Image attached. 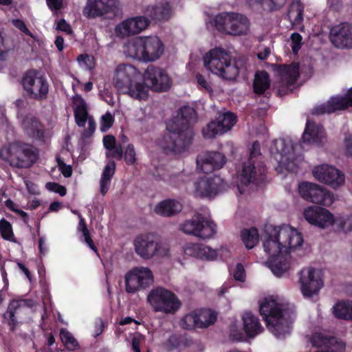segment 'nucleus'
<instances>
[{"label":"nucleus","mask_w":352,"mask_h":352,"mask_svg":"<svg viewBox=\"0 0 352 352\" xmlns=\"http://www.w3.org/2000/svg\"><path fill=\"white\" fill-rule=\"evenodd\" d=\"M329 38L332 45L338 50L352 49V23L342 22L332 26Z\"/></svg>","instance_id":"a211bd4d"},{"label":"nucleus","mask_w":352,"mask_h":352,"mask_svg":"<svg viewBox=\"0 0 352 352\" xmlns=\"http://www.w3.org/2000/svg\"><path fill=\"white\" fill-rule=\"evenodd\" d=\"M183 209L182 204L173 199H167L159 202L155 208V212L162 217H173L179 213Z\"/></svg>","instance_id":"f704fd0d"},{"label":"nucleus","mask_w":352,"mask_h":352,"mask_svg":"<svg viewBox=\"0 0 352 352\" xmlns=\"http://www.w3.org/2000/svg\"><path fill=\"white\" fill-rule=\"evenodd\" d=\"M278 71L281 76V82L277 93L280 96H283L292 92V87L298 80L300 75L299 65L294 63L290 65H280Z\"/></svg>","instance_id":"4be33fe9"},{"label":"nucleus","mask_w":352,"mask_h":352,"mask_svg":"<svg viewBox=\"0 0 352 352\" xmlns=\"http://www.w3.org/2000/svg\"><path fill=\"white\" fill-rule=\"evenodd\" d=\"M333 314L338 319L352 320V300H340L333 307Z\"/></svg>","instance_id":"58836bf2"},{"label":"nucleus","mask_w":352,"mask_h":352,"mask_svg":"<svg viewBox=\"0 0 352 352\" xmlns=\"http://www.w3.org/2000/svg\"><path fill=\"white\" fill-rule=\"evenodd\" d=\"M21 126L26 136L41 143L45 142V129L41 121L30 116H25Z\"/></svg>","instance_id":"cd10ccee"},{"label":"nucleus","mask_w":352,"mask_h":352,"mask_svg":"<svg viewBox=\"0 0 352 352\" xmlns=\"http://www.w3.org/2000/svg\"><path fill=\"white\" fill-rule=\"evenodd\" d=\"M204 63L213 74L228 80H235L239 73H245L247 70L245 58H238L232 60L230 55L221 48L212 49L207 53Z\"/></svg>","instance_id":"f03ea898"},{"label":"nucleus","mask_w":352,"mask_h":352,"mask_svg":"<svg viewBox=\"0 0 352 352\" xmlns=\"http://www.w3.org/2000/svg\"><path fill=\"white\" fill-rule=\"evenodd\" d=\"M214 25L219 32L232 36L245 35L250 29L248 18L234 12L218 14L214 19Z\"/></svg>","instance_id":"6e6552de"},{"label":"nucleus","mask_w":352,"mask_h":352,"mask_svg":"<svg viewBox=\"0 0 352 352\" xmlns=\"http://www.w3.org/2000/svg\"><path fill=\"white\" fill-rule=\"evenodd\" d=\"M172 8L169 2H162L155 6H148L146 14L154 21H167L171 15Z\"/></svg>","instance_id":"e433bc0d"},{"label":"nucleus","mask_w":352,"mask_h":352,"mask_svg":"<svg viewBox=\"0 0 352 352\" xmlns=\"http://www.w3.org/2000/svg\"><path fill=\"white\" fill-rule=\"evenodd\" d=\"M279 228L273 226L265 228L263 248L268 254L267 266L277 277H280L289 268L291 256L283 248V240L279 236Z\"/></svg>","instance_id":"f257e3e1"},{"label":"nucleus","mask_w":352,"mask_h":352,"mask_svg":"<svg viewBox=\"0 0 352 352\" xmlns=\"http://www.w3.org/2000/svg\"><path fill=\"white\" fill-rule=\"evenodd\" d=\"M197 122V113L194 108L184 106L180 108L178 115L166 124L168 131L179 130H193L192 125Z\"/></svg>","instance_id":"412c9836"},{"label":"nucleus","mask_w":352,"mask_h":352,"mask_svg":"<svg viewBox=\"0 0 352 352\" xmlns=\"http://www.w3.org/2000/svg\"><path fill=\"white\" fill-rule=\"evenodd\" d=\"M291 47L294 54H297L302 45V37L298 32H294L290 36Z\"/></svg>","instance_id":"8fccbe9b"},{"label":"nucleus","mask_w":352,"mask_h":352,"mask_svg":"<svg viewBox=\"0 0 352 352\" xmlns=\"http://www.w3.org/2000/svg\"><path fill=\"white\" fill-rule=\"evenodd\" d=\"M136 68L129 64L119 65L116 70L113 84L118 92L138 100L148 98V88L144 82H137Z\"/></svg>","instance_id":"20e7f679"},{"label":"nucleus","mask_w":352,"mask_h":352,"mask_svg":"<svg viewBox=\"0 0 352 352\" xmlns=\"http://www.w3.org/2000/svg\"><path fill=\"white\" fill-rule=\"evenodd\" d=\"M230 339L232 341L241 342L244 340V333L241 330L238 329L235 324H232L230 327Z\"/></svg>","instance_id":"13d9d810"},{"label":"nucleus","mask_w":352,"mask_h":352,"mask_svg":"<svg viewBox=\"0 0 352 352\" xmlns=\"http://www.w3.org/2000/svg\"><path fill=\"white\" fill-rule=\"evenodd\" d=\"M299 281L302 294L308 298L318 294L323 286L322 280L314 267L302 270L300 272Z\"/></svg>","instance_id":"aec40b11"},{"label":"nucleus","mask_w":352,"mask_h":352,"mask_svg":"<svg viewBox=\"0 0 352 352\" xmlns=\"http://www.w3.org/2000/svg\"><path fill=\"white\" fill-rule=\"evenodd\" d=\"M114 118L112 115L109 112L106 113L102 116L100 131L105 132L109 130L112 126Z\"/></svg>","instance_id":"864d4df0"},{"label":"nucleus","mask_w":352,"mask_h":352,"mask_svg":"<svg viewBox=\"0 0 352 352\" xmlns=\"http://www.w3.org/2000/svg\"><path fill=\"white\" fill-rule=\"evenodd\" d=\"M106 157L121 160L123 157V148L120 144H118L111 151L106 152Z\"/></svg>","instance_id":"5fc2aeb1"},{"label":"nucleus","mask_w":352,"mask_h":352,"mask_svg":"<svg viewBox=\"0 0 352 352\" xmlns=\"http://www.w3.org/2000/svg\"><path fill=\"white\" fill-rule=\"evenodd\" d=\"M118 0H87L85 10L89 17L95 18L106 14H116Z\"/></svg>","instance_id":"bb28decb"},{"label":"nucleus","mask_w":352,"mask_h":352,"mask_svg":"<svg viewBox=\"0 0 352 352\" xmlns=\"http://www.w3.org/2000/svg\"><path fill=\"white\" fill-rule=\"evenodd\" d=\"M242 320L244 331L248 338H254L263 332L264 329L260 322L259 318L251 311L245 312L243 314Z\"/></svg>","instance_id":"473e14b6"},{"label":"nucleus","mask_w":352,"mask_h":352,"mask_svg":"<svg viewBox=\"0 0 352 352\" xmlns=\"http://www.w3.org/2000/svg\"><path fill=\"white\" fill-rule=\"evenodd\" d=\"M198 309H194L183 316L180 321V326L187 330L199 329Z\"/></svg>","instance_id":"a19ab883"},{"label":"nucleus","mask_w":352,"mask_h":352,"mask_svg":"<svg viewBox=\"0 0 352 352\" xmlns=\"http://www.w3.org/2000/svg\"><path fill=\"white\" fill-rule=\"evenodd\" d=\"M23 305H24L23 300H12L8 305L7 311L3 314V320L12 332H14L19 325L17 316L21 312Z\"/></svg>","instance_id":"72a5a7b5"},{"label":"nucleus","mask_w":352,"mask_h":352,"mask_svg":"<svg viewBox=\"0 0 352 352\" xmlns=\"http://www.w3.org/2000/svg\"><path fill=\"white\" fill-rule=\"evenodd\" d=\"M116 162L113 160H110L104 166L102 176V178L112 179L116 172Z\"/></svg>","instance_id":"4d7b16f0"},{"label":"nucleus","mask_w":352,"mask_h":352,"mask_svg":"<svg viewBox=\"0 0 352 352\" xmlns=\"http://www.w3.org/2000/svg\"><path fill=\"white\" fill-rule=\"evenodd\" d=\"M234 278L236 280L243 282L245 279V272L241 263H237L233 273Z\"/></svg>","instance_id":"680f3d73"},{"label":"nucleus","mask_w":352,"mask_h":352,"mask_svg":"<svg viewBox=\"0 0 352 352\" xmlns=\"http://www.w3.org/2000/svg\"><path fill=\"white\" fill-rule=\"evenodd\" d=\"M222 183L219 177H200L194 184L195 195L201 198L214 197L221 189Z\"/></svg>","instance_id":"b1692460"},{"label":"nucleus","mask_w":352,"mask_h":352,"mask_svg":"<svg viewBox=\"0 0 352 352\" xmlns=\"http://www.w3.org/2000/svg\"><path fill=\"white\" fill-rule=\"evenodd\" d=\"M57 163L61 173L65 177H70L72 175V167L66 164L60 158L57 159Z\"/></svg>","instance_id":"052dcab7"},{"label":"nucleus","mask_w":352,"mask_h":352,"mask_svg":"<svg viewBox=\"0 0 352 352\" xmlns=\"http://www.w3.org/2000/svg\"><path fill=\"white\" fill-rule=\"evenodd\" d=\"M1 238L10 241H16L12 225L3 218H1Z\"/></svg>","instance_id":"de8ad7c7"},{"label":"nucleus","mask_w":352,"mask_h":352,"mask_svg":"<svg viewBox=\"0 0 352 352\" xmlns=\"http://www.w3.org/2000/svg\"><path fill=\"white\" fill-rule=\"evenodd\" d=\"M257 2L266 7L270 12L280 10L286 3V0H257Z\"/></svg>","instance_id":"09e8293b"},{"label":"nucleus","mask_w":352,"mask_h":352,"mask_svg":"<svg viewBox=\"0 0 352 352\" xmlns=\"http://www.w3.org/2000/svg\"><path fill=\"white\" fill-rule=\"evenodd\" d=\"M259 312L268 330L277 338H284L289 334L292 321L285 318L283 305L273 297L265 298L261 302Z\"/></svg>","instance_id":"7ed1b4c3"},{"label":"nucleus","mask_w":352,"mask_h":352,"mask_svg":"<svg viewBox=\"0 0 352 352\" xmlns=\"http://www.w3.org/2000/svg\"><path fill=\"white\" fill-rule=\"evenodd\" d=\"M271 82L269 74L266 71H261L255 74L253 82V91L257 95H263L270 89Z\"/></svg>","instance_id":"4c0bfd02"},{"label":"nucleus","mask_w":352,"mask_h":352,"mask_svg":"<svg viewBox=\"0 0 352 352\" xmlns=\"http://www.w3.org/2000/svg\"><path fill=\"white\" fill-rule=\"evenodd\" d=\"M73 102L76 104L74 107L75 122L78 126L84 127L89 117L87 104L81 96L77 95L73 98Z\"/></svg>","instance_id":"c9c22d12"},{"label":"nucleus","mask_w":352,"mask_h":352,"mask_svg":"<svg viewBox=\"0 0 352 352\" xmlns=\"http://www.w3.org/2000/svg\"><path fill=\"white\" fill-rule=\"evenodd\" d=\"M300 195L306 201L324 206H330L333 201V194L318 184L302 182L298 185Z\"/></svg>","instance_id":"f8f14e48"},{"label":"nucleus","mask_w":352,"mask_h":352,"mask_svg":"<svg viewBox=\"0 0 352 352\" xmlns=\"http://www.w3.org/2000/svg\"><path fill=\"white\" fill-rule=\"evenodd\" d=\"M5 151L8 155L6 160L10 162L11 166L17 168H30L38 158L36 148L21 142L10 143L8 148L1 147V155Z\"/></svg>","instance_id":"0eeeda50"},{"label":"nucleus","mask_w":352,"mask_h":352,"mask_svg":"<svg viewBox=\"0 0 352 352\" xmlns=\"http://www.w3.org/2000/svg\"><path fill=\"white\" fill-rule=\"evenodd\" d=\"M225 163V155L217 151H206L199 154L197 158V168L206 174L221 168Z\"/></svg>","instance_id":"393cba45"},{"label":"nucleus","mask_w":352,"mask_h":352,"mask_svg":"<svg viewBox=\"0 0 352 352\" xmlns=\"http://www.w3.org/2000/svg\"><path fill=\"white\" fill-rule=\"evenodd\" d=\"M147 301L155 311L164 314H174L181 305L177 296L163 287L152 289L147 296Z\"/></svg>","instance_id":"1a4fd4ad"},{"label":"nucleus","mask_w":352,"mask_h":352,"mask_svg":"<svg viewBox=\"0 0 352 352\" xmlns=\"http://www.w3.org/2000/svg\"><path fill=\"white\" fill-rule=\"evenodd\" d=\"M144 83L147 88L155 91H166L171 86V80L166 72L158 67L150 65L144 74Z\"/></svg>","instance_id":"dca6fc26"},{"label":"nucleus","mask_w":352,"mask_h":352,"mask_svg":"<svg viewBox=\"0 0 352 352\" xmlns=\"http://www.w3.org/2000/svg\"><path fill=\"white\" fill-rule=\"evenodd\" d=\"M349 95V90L347 91L345 96L340 98H333L329 100V104L330 107V111L332 113L338 110H344L349 107H352V99Z\"/></svg>","instance_id":"79ce46f5"},{"label":"nucleus","mask_w":352,"mask_h":352,"mask_svg":"<svg viewBox=\"0 0 352 352\" xmlns=\"http://www.w3.org/2000/svg\"><path fill=\"white\" fill-rule=\"evenodd\" d=\"M170 134L164 135L166 145L164 149L179 154L186 151L192 143L193 130L181 129L179 131H169Z\"/></svg>","instance_id":"2eb2a0df"},{"label":"nucleus","mask_w":352,"mask_h":352,"mask_svg":"<svg viewBox=\"0 0 352 352\" xmlns=\"http://www.w3.org/2000/svg\"><path fill=\"white\" fill-rule=\"evenodd\" d=\"M323 137V126L321 124H316L315 122L308 119L302 136L303 142L319 144L322 142Z\"/></svg>","instance_id":"2f4dec72"},{"label":"nucleus","mask_w":352,"mask_h":352,"mask_svg":"<svg viewBox=\"0 0 352 352\" xmlns=\"http://www.w3.org/2000/svg\"><path fill=\"white\" fill-rule=\"evenodd\" d=\"M199 322L202 323L199 325L200 329H204L214 324L217 320V313L209 308L198 309Z\"/></svg>","instance_id":"ea45409f"},{"label":"nucleus","mask_w":352,"mask_h":352,"mask_svg":"<svg viewBox=\"0 0 352 352\" xmlns=\"http://www.w3.org/2000/svg\"><path fill=\"white\" fill-rule=\"evenodd\" d=\"M111 179L108 178H100V193L104 196L108 192L110 185H111Z\"/></svg>","instance_id":"69168bd1"},{"label":"nucleus","mask_w":352,"mask_h":352,"mask_svg":"<svg viewBox=\"0 0 352 352\" xmlns=\"http://www.w3.org/2000/svg\"><path fill=\"white\" fill-rule=\"evenodd\" d=\"M135 151L133 144H129L125 149L124 154H123L124 161L128 165H133L136 162Z\"/></svg>","instance_id":"3c124183"},{"label":"nucleus","mask_w":352,"mask_h":352,"mask_svg":"<svg viewBox=\"0 0 352 352\" xmlns=\"http://www.w3.org/2000/svg\"><path fill=\"white\" fill-rule=\"evenodd\" d=\"M46 188L47 190L58 193L60 196H65L67 193L66 188L56 182H47Z\"/></svg>","instance_id":"bf43d9fd"},{"label":"nucleus","mask_w":352,"mask_h":352,"mask_svg":"<svg viewBox=\"0 0 352 352\" xmlns=\"http://www.w3.org/2000/svg\"><path fill=\"white\" fill-rule=\"evenodd\" d=\"M46 342L42 350L43 352H54L52 346L55 344V336L52 332H45L44 333Z\"/></svg>","instance_id":"6e6d98bb"},{"label":"nucleus","mask_w":352,"mask_h":352,"mask_svg":"<svg viewBox=\"0 0 352 352\" xmlns=\"http://www.w3.org/2000/svg\"><path fill=\"white\" fill-rule=\"evenodd\" d=\"M331 109L329 104V102L325 104H322L321 106H319L314 109V114L316 115H322L324 113H331L332 112L330 111Z\"/></svg>","instance_id":"338daca9"},{"label":"nucleus","mask_w":352,"mask_h":352,"mask_svg":"<svg viewBox=\"0 0 352 352\" xmlns=\"http://www.w3.org/2000/svg\"><path fill=\"white\" fill-rule=\"evenodd\" d=\"M184 252L187 256L208 261L214 260L217 256L216 250L207 245L194 243L186 244Z\"/></svg>","instance_id":"c756f323"},{"label":"nucleus","mask_w":352,"mask_h":352,"mask_svg":"<svg viewBox=\"0 0 352 352\" xmlns=\"http://www.w3.org/2000/svg\"><path fill=\"white\" fill-rule=\"evenodd\" d=\"M12 25L23 33L29 36H32V33L28 30L25 22L21 19H16L12 21Z\"/></svg>","instance_id":"e2e57ef3"},{"label":"nucleus","mask_w":352,"mask_h":352,"mask_svg":"<svg viewBox=\"0 0 352 352\" xmlns=\"http://www.w3.org/2000/svg\"><path fill=\"white\" fill-rule=\"evenodd\" d=\"M135 252L142 258L148 259L155 255L166 256L168 250L162 249L160 243L151 234H140L134 241Z\"/></svg>","instance_id":"4468645a"},{"label":"nucleus","mask_w":352,"mask_h":352,"mask_svg":"<svg viewBox=\"0 0 352 352\" xmlns=\"http://www.w3.org/2000/svg\"><path fill=\"white\" fill-rule=\"evenodd\" d=\"M96 124L92 117L88 120V128L82 131L80 135V139L83 145H86L90 142L91 138L94 135L96 131Z\"/></svg>","instance_id":"49530a36"},{"label":"nucleus","mask_w":352,"mask_h":352,"mask_svg":"<svg viewBox=\"0 0 352 352\" xmlns=\"http://www.w3.org/2000/svg\"><path fill=\"white\" fill-rule=\"evenodd\" d=\"M316 180L336 188L344 184V175L333 166L322 164L314 167L312 170Z\"/></svg>","instance_id":"6ab92c4d"},{"label":"nucleus","mask_w":352,"mask_h":352,"mask_svg":"<svg viewBox=\"0 0 352 352\" xmlns=\"http://www.w3.org/2000/svg\"><path fill=\"white\" fill-rule=\"evenodd\" d=\"M346 152L349 156H352V135H346L344 138Z\"/></svg>","instance_id":"774afa93"},{"label":"nucleus","mask_w":352,"mask_h":352,"mask_svg":"<svg viewBox=\"0 0 352 352\" xmlns=\"http://www.w3.org/2000/svg\"><path fill=\"white\" fill-rule=\"evenodd\" d=\"M266 173L267 168L263 161L260 143L255 141L252 145L248 160L243 163L239 182L243 186L250 184L258 186L265 182Z\"/></svg>","instance_id":"423d86ee"},{"label":"nucleus","mask_w":352,"mask_h":352,"mask_svg":"<svg viewBox=\"0 0 352 352\" xmlns=\"http://www.w3.org/2000/svg\"><path fill=\"white\" fill-rule=\"evenodd\" d=\"M59 335L63 345L67 350L76 351L80 348L78 342L67 329L62 328Z\"/></svg>","instance_id":"a18cd8bd"},{"label":"nucleus","mask_w":352,"mask_h":352,"mask_svg":"<svg viewBox=\"0 0 352 352\" xmlns=\"http://www.w3.org/2000/svg\"><path fill=\"white\" fill-rule=\"evenodd\" d=\"M279 236L283 240V248L290 255L289 250L300 247L303 243V237L300 232L289 226L279 228Z\"/></svg>","instance_id":"c85d7f7f"},{"label":"nucleus","mask_w":352,"mask_h":352,"mask_svg":"<svg viewBox=\"0 0 352 352\" xmlns=\"http://www.w3.org/2000/svg\"><path fill=\"white\" fill-rule=\"evenodd\" d=\"M103 145L105 149L107 151H111L116 146V138L112 135H106L103 137Z\"/></svg>","instance_id":"0e129e2a"},{"label":"nucleus","mask_w":352,"mask_h":352,"mask_svg":"<svg viewBox=\"0 0 352 352\" xmlns=\"http://www.w3.org/2000/svg\"><path fill=\"white\" fill-rule=\"evenodd\" d=\"M236 116L232 112L228 111L219 115L215 120L208 124L206 128L202 130L205 138H214L217 135H221L230 130L236 123Z\"/></svg>","instance_id":"f3484780"},{"label":"nucleus","mask_w":352,"mask_h":352,"mask_svg":"<svg viewBox=\"0 0 352 352\" xmlns=\"http://www.w3.org/2000/svg\"><path fill=\"white\" fill-rule=\"evenodd\" d=\"M241 237L245 246L249 250L252 249L258 242V232L256 228L243 230Z\"/></svg>","instance_id":"37998d69"},{"label":"nucleus","mask_w":352,"mask_h":352,"mask_svg":"<svg viewBox=\"0 0 352 352\" xmlns=\"http://www.w3.org/2000/svg\"><path fill=\"white\" fill-rule=\"evenodd\" d=\"M180 344V340L177 335H171L168 339L164 343V349L168 351L175 350Z\"/></svg>","instance_id":"603ef678"},{"label":"nucleus","mask_w":352,"mask_h":352,"mask_svg":"<svg viewBox=\"0 0 352 352\" xmlns=\"http://www.w3.org/2000/svg\"><path fill=\"white\" fill-rule=\"evenodd\" d=\"M22 85L28 96L36 100L47 98L49 85L43 76H39L36 69H30L25 73L22 78Z\"/></svg>","instance_id":"9d476101"},{"label":"nucleus","mask_w":352,"mask_h":352,"mask_svg":"<svg viewBox=\"0 0 352 352\" xmlns=\"http://www.w3.org/2000/svg\"><path fill=\"white\" fill-rule=\"evenodd\" d=\"M303 215L309 223L321 228L332 226L335 222L332 213L322 207H309L305 210Z\"/></svg>","instance_id":"a878e982"},{"label":"nucleus","mask_w":352,"mask_h":352,"mask_svg":"<svg viewBox=\"0 0 352 352\" xmlns=\"http://www.w3.org/2000/svg\"><path fill=\"white\" fill-rule=\"evenodd\" d=\"M273 146L279 155V158L276 157L279 164L286 165L289 164L294 160L293 154L294 147L290 140L279 138L273 141Z\"/></svg>","instance_id":"7c9ffc66"},{"label":"nucleus","mask_w":352,"mask_h":352,"mask_svg":"<svg viewBox=\"0 0 352 352\" xmlns=\"http://www.w3.org/2000/svg\"><path fill=\"white\" fill-rule=\"evenodd\" d=\"M181 230L201 239H209L216 233V225L201 214H194L180 226Z\"/></svg>","instance_id":"9b49d317"},{"label":"nucleus","mask_w":352,"mask_h":352,"mask_svg":"<svg viewBox=\"0 0 352 352\" xmlns=\"http://www.w3.org/2000/svg\"><path fill=\"white\" fill-rule=\"evenodd\" d=\"M153 283V275L148 267H136L125 275V290L129 294H135L146 289Z\"/></svg>","instance_id":"ddd939ff"},{"label":"nucleus","mask_w":352,"mask_h":352,"mask_svg":"<svg viewBox=\"0 0 352 352\" xmlns=\"http://www.w3.org/2000/svg\"><path fill=\"white\" fill-rule=\"evenodd\" d=\"M164 52V45L157 36L136 37L124 49L127 56L146 63L158 60Z\"/></svg>","instance_id":"39448f33"},{"label":"nucleus","mask_w":352,"mask_h":352,"mask_svg":"<svg viewBox=\"0 0 352 352\" xmlns=\"http://www.w3.org/2000/svg\"><path fill=\"white\" fill-rule=\"evenodd\" d=\"M149 24L150 21L146 16L131 17L118 24L115 28V33L121 38L138 34L144 30Z\"/></svg>","instance_id":"5701e85b"},{"label":"nucleus","mask_w":352,"mask_h":352,"mask_svg":"<svg viewBox=\"0 0 352 352\" xmlns=\"http://www.w3.org/2000/svg\"><path fill=\"white\" fill-rule=\"evenodd\" d=\"M304 4L300 1L293 2L289 8V17L292 18L294 16V19L292 21L293 25H300L303 21V12H304Z\"/></svg>","instance_id":"c03bdc74"}]
</instances>
